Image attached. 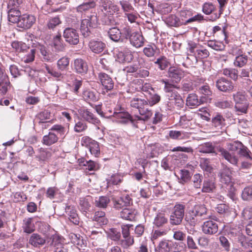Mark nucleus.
Segmentation results:
<instances>
[{"instance_id": "nucleus-1", "label": "nucleus", "mask_w": 252, "mask_h": 252, "mask_svg": "<svg viewBox=\"0 0 252 252\" xmlns=\"http://www.w3.org/2000/svg\"><path fill=\"white\" fill-rule=\"evenodd\" d=\"M168 75L172 82L164 79L160 81L164 84V91L167 94L169 100L167 104L169 109L173 107V104L178 108H182L184 104V100L180 94L175 90V89L178 88L173 83H178L180 81L183 76V72L181 70L175 67H171L168 69Z\"/></svg>"}, {"instance_id": "nucleus-2", "label": "nucleus", "mask_w": 252, "mask_h": 252, "mask_svg": "<svg viewBox=\"0 0 252 252\" xmlns=\"http://www.w3.org/2000/svg\"><path fill=\"white\" fill-rule=\"evenodd\" d=\"M130 105L132 110H137L140 115H133V117H131L132 123L141 130L145 129V122L148 120L153 115L151 110L145 109V107L147 106V101L141 98L134 97L131 100Z\"/></svg>"}, {"instance_id": "nucleus-3", "label": "nucleus", "mask_w": 252, "mask_h": 252, "mask_svg": "<svg viewBox=\"0 0 252 252\" xmlns=\"http://www.w3.org/2000/svg\"><path fill=\"white\" fill-rule=\"evenodd\" d=\"M98 16L106 23L107 21L113 25H119L121 13L120 8L111 0H104L98 9Z\"/></svg>"}, {"instance_id": "nucleus-4", "label": "nucleus", "mask_w": 252, "mask_h": 252, "mask_svg": "<svg viewBox=\"0 0 252 252\" xmlns=\"http://www.w3.org/2000/svg\"><path fill=\"white\" fill-rule=\"evenodd\" d=\"M220 182L227 186L228 195L230 198L233 199L235 196V189L232 184V171L227 167H223L220 172L219 175Z\"/></svg>"}, {"instance_id": "nucleus-5", "label": "nucleus", "mask_w": 252, "mask_h": 252, "mask_svg": "<svg viewBox=\"0 0 252 252\" xmlns=\"http://www.w3.org/2000/svg\"><path fill=\"white\" fill-rule=\"evenodd\" d=\"M235 109L238 113H247L249 103L245 92H238L233 95Z\"/></svg>"}, {"instance_id": "nucleus-6", "label": "nucleus", "mask_w": 252, "mask_h": 252, "mask_svg": "<svg viewBox=\"0 0 252 252\" xmlns=\"http://www.w3.org/2000/svg\"><path fill=\"white\" fill-rule=\"evenodd\" d=\"M98 24V17L95 14L88 15L83 18L80 24V31L84 37L89 35L90 28H95Z\"/></svg>"}, {"instance_id": "nucleus-7", "label": "nucleus", "mask_w": 252, "mask_h": 252, "mask_svg": "<svg viewBox=\"0 0 252 252\" xmlns=\"http://www.w3.org/2000/svg\"><path fill=\"white\" fill-rule=\"evenodd\" d=\"M185 206L181 204H176L173 212L170 215L169 221L172 225H177L181 223L184 216Z\"/></svg>"}, {"instance_id": "nucleus-8", "label": "nucleus", "mask_w": 252, "mask_h": 252, "mask_svg": "<svg viewBox=\"0 0 252 252\" xmlns=\"http://www.w3.org/2000/svg\"><path fill=\"white\" fill-rule=\"evenodd\" d=\"M207 209L204 205H195L193 209L191 211V214H190V216L186 217V220L187 221H189L190 223L194 222V217L196 216H199L203 217V218H206ZM210 217V216H208Z\"/></svg>"}, {"instance_id": "nucleus-9", "label": "nucleus", "mask_w": 252, "mask_h": 252, "mask_svg": "<svg viewBox=\"0 0 252 252\" xmlns=\"http://www.w3.org/2000/svg\"><path fill=\"white\" fill-rule=\"evenodd\" d=\"M78 112L85 121L94 125H97L100 123V121L98 118L86 107L80 108L78 109Z\"/></svg>"}, {"instance_id": "nucleus-10", "label": "nucleus", "mask_w": 252, "mask_h": 252, "mask_svg": "<svg viewBox=\"0 0 252 252\" xmlns=\"http://www.w3.org/2000/svg\"><path fill=\"white\" fill-rule=\"evenodd\" d=\"M63 36L66 41L71 44L76 45L79 41V34L77 31L73 28H66L64 30Z\"/></svg>"}, {"instance_id": "nucleus-11", "label": "nucleus", "mask_w": 252, "mask_h": 252, "mask_svg": "<svg viewBox=\"0 0 252 252\" xmlns=\"http://www.w3.org/2000/svg\"><path fill=\"white\" fill-rule=\"evenodd\" d=\"M36 18L32 14H24L20 16L18 27L24 29H29L35 23Z\"/></svg>"}, {"instance_id": "nucleus-12", "label": "nucleus", "mask_w": 252, "mask_h": 252, "mask_svg": "<svg viewBox=\"0 0 252 252\" xmlns=\"http://www.w3.org/2000/svg\"><path fill=\"white\" fill-rule=\"evenodd\" d=\"M217 151L220 153V155L230 163L234 165L237 164L239 159L235 153L230 152L220 146L217 148Z\"/></svg>"}, {"instance_id": "nucleus-13", "label": "nucleus", "mask_w": 252, "mask_h": 252, "mask_svg": "<svg viewBox=\"0 0 252 252\" xmlns=\"http://www.w3.org/2000/svg\"><path fill=\"white\" fill-rule=\"evenodd\" d=\"M82 142H83V144L89 146L92 155H94L95 157L98 156L99 154L100 149L98 143L96 141L89 137L85 136L83 137Z\"/></svg>"}, {"instance_id": "nucleus-14", "label": "nucleus", "mask_w": 252, "mask_h": 252, "mask_svg": "<svg viewBox=\"0 0 252 252\" xmlns=\"http://www.w3.org/2000/svg\"><path fill=\"white\" fill-rule=\"evenodd\" d=\"M202 232L207 235H214L218 231V225L213 220H209L203 222L201 226Z\"/></svg>"}, {"instance_id": "nucleus-15", "label": "nucleus", "mask_w": 252, "mask_h": 252, "mask_svg": "<svg viewBox=\"0 0 252 252\" xmlns=\"http://www.w3.org/2000/svg\"><path fill=\"white\" fill-rule=\"evenodd\" d=\"M115 58L116 61L120 63H129L132 61L133 55L130 50L125 49L123 51H119L116 54Z\"/></svg>"}, {"instance_id": "nucleus-16", "label": "nucleus", "mask_w": 252, "mask_h": 252, "mask_svg": "<svg viewBox=\"0 0 252 252\" xmlns=\"http://www.w3.org/2000/svg\"><path fill=\"white\" fill-rule=\"evenodd\" d=\"M183 25L198 20V15L191 17V12L187 10H183L177 13Z\"/></svg>"}, {"instance_id": "nucleus-17", "label": "nucleus", "mask_w": 252, "mask_h": 252, "mask_svg": "<svg viewBox=\"0 0 252 252\" xmlns=\"http://www.w3.org/2000/svg\"><path fill=\"white\" fill-rule=\"evenodd\" d=\"M114 206L117 209H120L124 207H127L132 204V199L126 194L120 197L119 199L113 198Z\"/></svg>"}, {"instance_id": "nucleus-18", "label": "nucleus", "mask_w": 252, "mask_h": 252, "mask_svg": "<svg viewBox=\"0 0 252 252\" xmlns=\"http://www.w3.org/2000/svg\"><path fill=\"white\" fill-rule=\"evenodd\" d=\"M99 80L106 90H111L114 87V82L111 77L108 74L100 72L98 74Z\"/></svg>"}, {"instance_id": "nucleus-19", "label": "nucleus", "mask_w": 252, "mask_h": 252, "mask_svg": "<svg viewBox=\"0 0 252 252\" xmlns=\"http://www.w3.org/2000/svg\"><path fill=\"white\" fill-rule=\"evenodd\" d=\"M189 51L194 54L196 58L204 59L209 56V52L207 49L203 47H198L193 44L190 45Z\"/></svg>"}, {"instance_id": "nucleus-20", "label": "nucleus", "mask_w": 252, "mask_h": 252, "mask_svg": "<svg viewBox=\"0 0 252 252\" xmlns=\"http://www.w3.org/2000/svg\"><path fill=\"white\" fill-rule=\"evenodd\" d=\"M216 86L219 90L222 92H229L233 90L234 88L232 83L223 78L217 81Z\"/></svg>"}, {"instance_id": "nucleus-21", "label": "nucleus", "mask_w": 252, "mask_h": 252, "mask_svg": "<svg viewBox=\"0 0 252 252\" xmlns=\"http://www.w3.org/2000/svg\"><path fill=\"white\" fill-rule=\"evenodd\" d=\"M89 46L91 50L94 53H101L106 47L105 43L99 40H92Z\"/></svg>"}, {"instance_id": "nucleus-22", "label": "nucleus", "mask_w": 252, "mask_h": 252, "mask_svg": "<svg viewBox=\"0 0 252 252\" xmlns=\"http://www.w3.org/2000/svg\"><path fill=\"white\" fill-rule=\"evenodd\" d=\"M73 67L78 73L84 74L88 71L87 63L82 59L78 58L74 60Z\"/></svg>"}, {"instance_id": "nucleus-23", "label": "nucleus", "mask_w": 252, "mask_h": 252, "mask_svg": "<svg viewBox=\"0 0 252 252\" xmlns=\"http://www.w3.org/2000/svg\"><path fill=\"white\" fill-rule=\"evenodd\" d=\"M129 39L131 44L136 48L140 47L144 44V38L142 34L138 32H132Z\"/></svg>"}, {"instance_id": "nucleus-24", "label": "nucleus", "mask_w": 252, "mask_h": 252, "mask_svg": "<svg viewBox=\"0 0 252 252\" xmlns=\"http://www.w3.org/2000/svg\"><path fill=\"white\" fill-rule=\"evenodd\" d=\"M45 238L37 233L32 234L29 239V244L36 248L42 246L45 243Z\"/></svg>"}, {"instance_id": "nucleus-25", "label": "nucleus", "mask_w": 252, "mask_h": 252, "mask_svg": "<svg viewBox=\"0 0 252 252\" xmlns=\"http://www.w3.org/2000/svg\"><path fill=\"white\" fill-rule=\"evenodd\" d=\"M174 243L171 241L163 239L160 241L157 247L158 252H169L171 251Z\"/></svg>"}, {"instance_id": "nucleus-26", "label": "nucleus", "mask_w": 252, "mask_h": 252, "mask_svg": "<svg viewBox=\"0 0 252 252\" xmlns=\"http://www.w3.org/2000/svg\"><path fill=\"white\" fill-rule=\"evenodd\" d=\"M164 22L169 27H179L183 25L177 13L169 15L165 19Z\"/></svg>"}, {"instance_id": "nucleus-27", "label": "nucleus", "mask_w": 252, "mask_h": 252, "mask_svg": "<svg viewBox=\"0 0 252 252\" xmlns=\"http://www.w3.org/2000/svg\"><path fill=\"white\" fill-rule=\"evenodd\" d=\"M218 147H216L212 143L207 142L200 145L198 148V151L204 154L216 153Z\"/></svg>"}, {"instance_id": "nucleus-28", "label": "nucleus", "mask_w": 252, "mask_h": 252, "mask_svg": "<svg viewBox=\"0 0 252 252\" xmlns=\"http://www.w3.org/2000/svg\"><path fill=\"white\" fill-rule=\"evenodd\" d=\"M137 211L132 208L124 209L120 213V217L126 220L132 221L135 220Z\"/></svg>"}, {"instance_id": "nucleus-29", "label": "nucleus", "mask_w": 252, "mask_h": 252, "mask_svg": "<svg viewBox=\"0 0 252 252\" xmlns=\"http://www.w3.org/2000/svg\"><path fill=\"white\" fill-rule=\"evenodd\" d=\"M168 222V219L165 217L164 213L162 212H158L155 216L153 224L157 227H160L163 226Z\"/></svg>"}, {"instance_id": "nucleus-30", "label": "nucleus", "mask_w": 252, "mask_h": 252, "mask_svg": "<svg viewBox=\"0 0 252 252\" xmlns=\"http://www.w3.org/2000/svg\"><path fill=\"white\" fill-rule=\"evenodd\" d=\"M113 116L121 123H126L129 121L132 122L131 117H133V116H130L127 112L124 111H115Z\"/></svg>"}, {"instance_id": "nucleus-31", "label": "nucleus", "mask_w": 252, "mask_h": 252, "mask_svg": "<svg viewBox=\"0 0 252 252\" xmlns=\"http://www.w3.org/2000/svg\"><path fill=\"white\" fill-rule=\"evenodd\" d=\"M216 186L215 182L212 179L204 180L203 183L201 191L202 192H213L215 190Z\"/></svg>"}, {"instance_id": "nucleus-32", "label": "nucleus", "mask_w": 252, "mask_h": 252, "mask_svg": "<svg viewBox=\"0 0 252 252\" xmlns=\"http://www.w3.org/2000/svg\"><path fill=\"white\" fill-rule=\"evenodd\" d=\"M39 50L41 55V58L43 61L52 62L56 60V56L49 51H47L45 47L40 46Z\"/></svg>"}, {"instance_id": "nucleus-33", "label": "nucleus", "mask_w": 252, "mask_h": 252, "mask_svg": "<svg viewBox=\"0 0 252 252\" xmlns=\"http://www.w3.org/2000/svg\"><path fill=\"white\" fill-rule=\"evenodd\" d=\"M51 245L55 252H68L65 246L61 243L60 240L56 236L53 237Z\"/></svg>"}, {"instance_id": "nucleus-34", "label": "nucleus", "mask_w": 252, "mask_h": 252, "mask_svg": "<svg viewBox=\"0 0 252 252\" xmlns=\"http://www.w3.org/2000/svg\"><path fill=\"white\" fill-rule=\"evenodd\" d=\"M214 105L220 109H224L231 108L233 106V103L226 98H221L216 99Z\"/></svg>"}, {"instance_id": "nucleus-35", "label": "nucleus", "mask_w": 252, "mask_h": 252, "mask_svg": "<svg viewBox=\"0 0 252 252\" xmlns=\"http://www.w3.org/2000/svg\"><path fill=\"white\" fill-rule=\"evenodd\" d=\"M148 149L150 151L152 158L157 157L163 151V147L159 143L151 144L148 146Z\"/></svg>"}, {"instance_id": "nucleus-36", "label": "nucleus", "mask_w": 252, "mask_h": 252, "mask_svg": "<svg viewBox=\"0 0 252 252\" xmlns=\"http://www.w3.org/2000/svg\"><path fill=\"white\" fill-rule=\"evenodd\" d=\"M123 180V175L121 173L112 174L109 178L106 179L107 187L112 185H117L121 183Z\"/></svg>"}, {"instance_id": "nucleus-37", "label": "nucleus", "mask_w": 252, "mask_h": 252, "mask_svg": "<svg viewBox=\"0 0 252 252\" xmlns=\"http://www.w3.org/2000/svg\"><path fill=\"white\" fill-rule=\"evenodd\" d=\"M58 139V136L55 133L49 132L48 134L43 137L42 142L44 145L50 146L56 143Z\"/></svg>"}, {"instance_id": "nucleus-38", "label": "nucleus", "mask_w": 252, "mask_h": 252, "mask_svg": "<svg viewBox=\"0 0 252 252\" xmlns=\"http://www.w3.org/2000/svg\"><path fill=\"white\" fill-rule=\"evenodd\" d=\"M95 6L96 2L94 0H85L83 3L77 7V11L82 12L93 8Z\"/></svg>"}, {"instance_id": "nucleus-39", "label": "nucleus", "mask_w": 252, "mask_h": 252, "mask_svg": "<svg viewBox=\"0 0 252 252\" xmlns=\"http://www.w3.org/2000/svg\"><path fill=\"white\" fill-rule=\"evenodd\" d=\"M82 96L84 100L89 103L92 102H95L97 100V97L95 93L89 89L83 91Z\"/></svg>"}, {"instance_id": "nucleus-40", "label": "nucleus", "mask_w": 252, "mask_h": 252, "mask_svg": "<svg viewBox=\"0 0 252 252\" xmlns=\"http://www.w3.org/2000/svg\"><path fill=\"white\" fill-rule=\"evenodd\" d=\"M108 34L110 38L115 42L119 41L122 36L121 32L117 27L110 29L108 32Z\"/></svg>"}, {"instance_id": "nucleus-41", "label": "nucleus", "mask_w": 252, "mask_h": 252, "mask_svg": "<svg viewBox=\"0 0 252 252\" xmlns=\"http://www.w3.org/2000/svg\"><path fill=\"white\" fill-rule=\"evenodd\" d=\"M65 212L68 216L69 220L75 224H78V215L75 209L71 206H67L65 208Z\"/></svg>"}, {"instance_id": "nucleus-42", "label": "nucleus", "mask_w": 252, "mask_h": 252, "mask_svg": "<svg viewBox=\"0 0 252 252\" xmlns=\"http://www.w3.org/2000/svg\"><path fill=\"white\" fill-rule=\"evenodd\" d=\"M110 202V199L106 196L95 197L94 204L98 208H105Z\"/></svg>"}, {"instance_id": "nucleus-43", "label": "nucleus", "mask_w": 252, "mask_h": 252, "mask_svg": "<svg viewBox=\"0 0 252 252\" xmlns=\"http://www.w3.org/2000/svg\"><path fill=\"white\" fill-rule=\"evenodd\" d=\"M36 158L40 162H44L48 159L51 156L50 153L42 148H39L37 151Z\"/></svg>"}, {"instance_id": "nucleus-44", "label": "nucleus", "mask_w": 252, "mask_h": 252, "mask_svg": "<svg viewBox=\"0 0 252 252\" xmlns=\"http://www.w3.org/2000/svg\"><path fill=\"white\" fill-rule=\"evenodd\" d=\"M23 228L24 231L28 233H31L34 230V225L32 219L27 218L24 220Z\"/></svg>"}, {"instance_id": "nucleus-45", "label": "nucleus", "mask_w": 252, "mask_h": 252, "mask_svg": "<svg viewBox=\"0 0 252 252\" xmlns=\"http://www.w3.org/2000/svg\"><path fill=\"white\" fill-rule=\"evenodd\" d=\"M94 220L97 222V223L101 225L106 224L108 220L105 217V214L103 211H98L95 213Z\"/></svg>"}, {"instance_id": "nucleus-46", "label": "nucleus", "mask_w": 252, "mask_h": 252, "mask_svg": "<svg viewBox=\"0 0 252 252\" xmlns=\"http://www.w3.org/2000/svg\"><path fill=\"white\" fill-rule=\"evenodd\" d=\"M119 3L121 5L124 14L135 10L129 0H121L119 1Z\"/></svg>"}, {"instance_id": "nucleus-47", "label": "nucleus", "mask_w": 252, "mask_h": 252, "mask_svg": "<svg viewBox=\"0 0 252 252\" xmlns=\"http://www.w3.org/2000/svg\"><path fill=\"white\" fill-rule=\"evenodd\" d=\"M69 238L71 243L74 245H76L77 247L79 249H80V247L82 248L83 246L85 245L84 240L79 235L71 233L69 235Z\"/></svg>"}, {"instance_id": "nucleus-48", "label": "nucleus", "mask_w": 252, "mask_h": 252, "mask_svg": "<svg viewBox=\"0 0 252 252\" xmlns=\"http://www.w3.org/2000/svg\"><path fill=\"white\" fill-rule=\"evenodd\" d=\"M199 166L204 171L210 173L213 170V167L209 159L206 158H200Z\"/></svg>"}, {"instance_id": "nucleus-49", "label": "nucleus", "mask_w": 252, "mask_h": 252, "mask_svg": "<svg viewBox=\"0 0 252 252\" xmlns=\"http://www.w3.org/2000/svg\"><path fill=\"white\" fill-rule=\"evenodd\" d=\"M107 234L109 238L115 241L120 240L121 236L120 231L115 228L109 229L107 232Z\"/></svg>"}, {"instance_id": "nucleus-50", "label": "nucleus", "mask_w": 252, "mask_h": 252, "mask_svg": "<svg viewBox=\"0 0 252 252\" xmlns=\"http://www.w3.org/2000/svg\"><path fill=\"white\" fill-rule=\"evenodd\" d=\"M187 105L190 107H195L201 104L197 96L194 94H189L187 98Z\"/></svg>"}, {"instance_id": "nucleus-51", "label": "nucleus", "mask_w": 252, "mask_h": 252, "mask_svg": "<svg viewBox=\"0 0 252 252\" xmlns=\"http://www.w3.org/2000/svg\"><path fill=\"white\" fill-rule=\"evenodd\" d=\"M207 44L209 47L216 51H222L225 48V45L222 42L217 40H209Z\"/></svg>"}, {"instance_id": "nucleus-52", "label": "nucleus", "mask_w": 252, "mask_h": 252, "mask_svg": "<svg viewBox=\"0 0 252 252\" xmlns=\"http://www.w3.org/2000/svg\"><path fill=\"white\" fill-rule=\"evenodd\" d=\"M188 134L184 131L170 130L169 132V137L173 139L182 140L187 137Z\"/></svg>"}, {"instance_id": "nucleus-53", "label": "nucleus", "mask_w": 252, "mask_h": 252, "mask_svg": "<svg viewBox=\"0 0 252 252\" xmlns=\"http://www.w3.org/2000/svg\"><path fill=\"white\" fill-rule=\"evenodd\" d=\"M51 117V113L47 110H45L39 112L36 115L37 119L39 120V123H44L47 122V120L50 119Z\"/></svg>"}, {"instance_id": "nucleus-54", "label": "nucleus", "mask_w": 252, "mask_h": 252, "mask_svg": "<svg viewBox=\"0 0 252 252\" xmlns=\"http://www.w3.org/2000/svg\"><path fill=\"white\" fill-rule=\"evenodd\" d=\"M134 244V239L131 235L123 236V239L121 240L120 245L124 249H127Z\"/></svg>"}, {"instance_id": "nucleus-55", "label": "nucleus", "mask_w": 252, "mask_h": 252, "mask_svg": "<svg viewBox=\"0 0 252 252\" xmlns=\"http://www.w3.org/2000/svg\"><path fill=\"white\" fill-rule=\"evenodd\" d=\"M247 61V56L244 55H241L236 57L233 63L235 66L241 67L246 64Z\"/></svg>"}, {"instance_id": "nucleus-56", "label": "nucleus", "mask_w": 252, "mask_h": 252, "mask_svg": "<svg viewBox=\"0 0 252 252\" xmlns=\"http://www.w3.org/2000/svg\"><path fill=\"white\" fill-rule=\"evenodd\" d=\"M216 7L215 4L212 2H205L202 6V11L206 15H209L211 13L213 14L215 12ZM213 14L212 15V16Z\"/></svg>"}, {"instance_id": "nucleus-57", "label": "nucleus", "mask_w": 252, "mask_h": 252, "mask_svg": "<svg viewBox=\"0 0 252 252\" xmlns=\"http://www.w3.org/2000/svg\"><path fill=\"white\" fill-rule=\"evenodd\" d=\"M139 64L141 65V67L146 68V69H140L139 70L138 74L139 76L141 77H146L148 76L149 75V72L148 70L150 69L151 67V64L145 62L142 63L140 62V61H139Z\"/></svg>"}, {"instance_id": "nucleus-58", "label": "nucleus", "mask_w": 252, "mask_h": 252, "mask_svg": "<svg viewBox=\"0 0 252 252\" xmlns=\"http://www.w3.org/2000/svg\"><path fill=\"white\" fill-rule=\"evenodd\" d=\"M223 74L226 76L231 78L234 80H236L238 77V70L234 68H225L223 69Z\"/></svg>"}, {"instance_id": "nucleus-59", "label": "nucleus", "mask_w": 252, "mask_h": 252, "mask_svg": "<svg viewBox=\"0 0 252 252\" xmlns=\"http://www.w3.org/2000/svg\"><path fill=\"white\" fill-rule=\"evenodd\" d=\"M53 46L56 50L58 51H63L64 49V46L61 42V35H57L53 38Z\"/></svg>"}, {"instance_id": "nucleus-60", "label": "nucleus", "mask_w": 252, "mask_h": 252, "mask_svg": "<svg viewBox=\"0 0 252 252\" xmlns=\"http://www.w3.org/2000/svg\"><path fill=\"white\" fill-rule=\"evenodd\" d=\"M241 142L238 141L227 143L226 144L227 149L231 153L236 151L238 153L239 150L241 146Z\"/></svg>"}, {"instance_id": "nucleus-61", "label": "nucleus", "mask_w": 252, "mask_h": 252, "mask_svg": "<svg viewBox=\"0 0 252 252\" xmlns=\"http://www.w3.org/2000/svg\"><path fill=\"white\" fill-rule=\"evenodd\" d=\"M11 46L17 52H21L26 50L27 45L22 42L14 41L11 43Z\"/></svg>"}, {"instance_id": "nucleus-62", "label": "nucleus", "mask_w": 252, "mask_h": 252, "mask_svg": "<svg viewBox=\"0 0 252 252\" xmlns=\"http://www.w3.org/2000/svg\"><path fill=\"white\" fill-rule=\"evenodd\" d=\"M238 154L247 159H250L252 160V155L250 152L249 150L248 149L247 147L244 146L242 143L241 144V146L239 150Z\"/></svg>"}, {"instance_id": "nucleus-63", "label": "nucleus", "mask_w": 252, "mask_h": 252, "mask_svg": "<svg viewBox=\"0 0 252 252\" xmlns=\"http://www.w3.org/2000/svg\"><path fill=\"white\" fill-rule=\"evenodd\" d=\"M69 63V59L67 57H64L58 61L57 66L59 69L61 70H64L68 67Z\"/></svg>"}, {"instance_id": "nucleus-64", "label": "nucleus", "mask_w": 252, "mask_h": 252, "mask_svg": "<svg viewBox=\"0 0 252 252\" xmlns=\"http://www.w3.org/2000/svg\"><path fill=\"white\" fill-rule=\"evenodd\" d=\"M242 198L244 200H249L252 199V186L245 188L242 193Z\"/></svg>"}]
</instances>
